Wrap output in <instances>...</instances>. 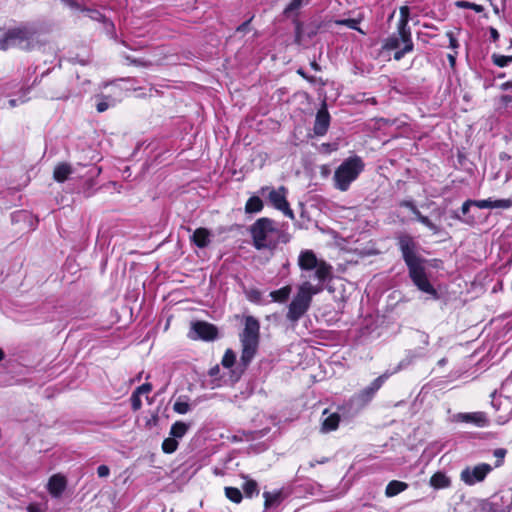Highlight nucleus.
Returning <instances> with one entry per match:
<instances>
[{"instance_id":"nucleus-6","label":"nucleus","mask_w":512,"mask_h":512,"mask_svg":"<svg viewBox=\"0 0 512 512\" xmlns=\"http://www.w3.org/2000/svg\"><path fill=\"white\" fill-rule=\"evenodd\" d=\"M363 170L364 162L359 156L345 159L334 172L335 188L343 192L347 191Z\"/></svg>"},{"instance_id":"nucleus-16","label":"nucleus","mask_w":512,"mask_h":512,"mask_svg":"<svg viewBox=\"0 0 512 512\" xmlns=\"http://www.w3.org/2000/svg\"><path fill=\"white\" fill-rule=\"evenodd\" d=\"M66 488V479L64 476L53 475L48 482V491L54 497H59Z\"/></svg>"},{"instance_id":"nucleus-3","label":"nucleus","mask_w":512,"mask_h":512,"mask_svg":"<svg viewBox=\"0 0 512 512\" xmlns=\"http://www.w3.org/2000/svg\"><path fill=\"white\" fill-rule=\"evenodd\" d=\"M253 246L257 250L274 251L280 243L290 241V235L274 220L263 217L250 226Z\"/></svg>"},{"instance_id":"nucleus-37","label":"nucleus","mask_w":512,"mask_h":512,"mask_svg":"<svg viewBox=\"0 0 512 512\" xmlns=\"http://www.w3.org/2000/svg\"><path fill=\"white\" fill-rule=\"evenodd\" d=\"M510 207H512L511 199H498V200L492 199V209H495V208L508 209Z\"/></svg>"},{"instance_id":"nucleus-53","label":"nucleus","mask_w":512,"mask_h":512,"mask_svg":"<svg viewBox=\"0 0 512 512\" xmlns=\"http://www.w3.org/2000/svg\"><path fill=\"white\" fill-rule=\"evenodd\" d=\"M67 5H69L70 7L74 8V7H78V5L72 1V0H63Z\"/></svg>"},{"instance_id":"nucleus-12","label":"nucleus","mask_w":512,"mask_h":512,"mask_svg":"<svg viewBox=\"0 0 512 512\" xmlns=\"http://www.w3.org/2000/svg\"><path fill=\"white\" fill-rule=\"evenodd\" d=\"M329 126L330 114L327 110L326 104L324 103L316 114L313 127L314 134L317 136H324L327 133Z\"/></svg>"},{"instance_id":"nucleus-57","label":"nucleus","mask_w":512,"mask_h":512,"mask_svg":"<svg viewBox=\"0 0 512 512\" xmlns=\"http://www.w3.org/2000/svg\"><path fill=\"white\" fill-rule=\"evenodd\" d=\"M448 58H449V62L451 64V66H454L455 65V57L453 55H449Z\"/></svg>"},{"instance_id":"nucleus-29","label":"nucleus","mask_w":512,"mask_h":512,"mask_svg":"<svg viewBox=\"0 0 512 512\" xmlns=\"http://www.w3.org/2000/svg\"><path fill=\"white\" fill-rule=\"evenodd\" d=\"M225 495L229 500H231L234 503H240L243 498L241 491L235 487H226Z\"/></svg>"},{"instance_id":"nucleus-21","label":"nucleus","mask_w":512,"mask_h":512,"mask_svg":"<svg viewBox=\"0 0 512 512\" xmlns=\"http://www.w3.org/2000/svg\"><path fill=\"white\" fill-rule=\"evenodd\" d=\"M450 484L451 481L449 477H447L446 474L442 472H437L430 478V485L435 489L447 488L450 486Z\"/></svg>"},{"instance_id":"nucleus-48","label":"nucleus","mask_w":512,"mask_h":512,"mask_svg":"<svg viewBox=\"0 0 512 512\" xmlns=\"http://www.w3.org/2000/svg\"><path fill=\"white\" fill-rule=\"evenodd\" d=\"M25 101H26V99H24V98H21L20 100H17V99H10V100H9V106H10L11 108H13V107H16V106L18 105V102H20V103H24Z\"/></svg>"},{"instance_id":"nucleus-38","label":"nucleus","mask_w":512,"mask_h":512,"mask_svg":"<svg viewBox=\"0 0 512 512\" xmlns=\"http://www.w3.org/2000/svg\"><path fill=\"white\" fill-rule=\"evenodd\" d=\"M247 299L253 303H260L262 300V292L258 289H251L246 293Z\"/></svg>"},{"instance_id":"nucleus-40","label":"nucleus","mask_w":512,"mask_h":512,"mask_svg":"<svg viewBox=\"0 0 512 512\" xmlns=\"http://www.w3.org/2000/svg\"><path fill=\"white\" fill-rule=\"evenodd\" d=\"M83 12L86 14L87 17H89L92 20L102 21L104 19V16L97 10L84 9Z\"/></svg>"},{"instance_id":"nucleus-1","label":"nucleus","mask_w":512,"mask_h":512,"mask_svg":"<svg viewBox=\"0 0 512 512\" xmlns=\"http://www.w3.org/2000/svg\"><path fill=\"white\" fill-rule=\"evenodd\" d=\"M301 282L288 305L286 318L298 322L310 309L313 297L324 290V284L333 278V267L319 260L312 250H303L298 256Z\"/></svg>"},{"instance_id":"nucleus-44","label":"nucleus","mask_w":512,"mask_h":512,"mask_svg":"<svg viewBox=\"0 0 512 512\" xmlns=\"http://www.w3.org/2000/svg\"><path fill=\"white\" fill-rule=\"evenodd\" d=\"M471 206H474V200L465 201L461 207L462 214L466 215L469 212Z\"/></svg>"},{"instance_id":"nucleus-31","label":"nucleus","mask_w":512,"mask_h":512,"mask_svg":"<svg viewBox=\"0 0 512 512\" xmlns=\"http://www.w3.org/2000/svg\"><path fill=\"white\" fill-rule=\"evenodd\" d=\"M492 60H493V63L495 65H497L498 67H506L510 63H512V56L493 54Z\"/></svg>"},{"instance_id":"nucleus-59","label":"nucleus","mask_w":512,"mask_h":512,"mask_svg":"<svg viewBox=\"0 0 512 512\" xmlns=\"http://www.w3.org/2000/svg\"><path fill=\"white\" fill-rule=\"evenodd\" d=\"M325 462H326V459H325V458H324V459H322L321 461H317V463H319V464H323V463H325Z\"/></svg>"},{"instance_id":"nucleus-52","label":"nucleus","mask_w":512,"mask_h":512,"mask_svg":"<svg viewBox=\"0 0 512 512\" xmlns=\"http://www.w3.org/2000/svg\"><path fill=\"white\" fill-rule=\"evenodd\" d=\"M248 25H249V21L247 22H244L243 24H241L238 28H237V31H246V29L248 28Z\"/></svg>"},{"instance_id":"nucleus-10","label":"nucleus","mask_w":512,"mask_h":512,"mask_svg":"<svg viewBox=\"0 0 512 512\" xmlns=\"http://www.w3.org/2000/svg\"><path fill=\"white\" fill-rule=\"evenodd\" d=\"M266 190L269 191L268 198L271 204L278 210L282 211L283 214L291 219L294 218V213L289 207V203L286 200V189L280 187L278 189L263 188L262 193Z\"/></svg>"},{"instance_id":"nucleus-35","label":"nucleus","mask_w":512,"mask_h":512,"mask_svg":"<svg viewBox=\"0 0 512 512\" xmlns=\"http://www.w3.org/2000/svg\"><path fill=\"white\" fill-rule=\"evenodd\" d=\"M173 410L178 414H186L190 411V405L185 401L177 400L173 405Z\"/></svg>"},{"instance_id":"nucleus-56","label":"nucleus","mask_w":512,"mask_h":512,"mask_svg":"<svg viewBox=\"0 0 512 512\" xmlns=\"http://www.w3.org/2000/svg\"><path fill=\"white\" fill-rule=\"evenodd\" d=\"M511 87H512V83L511 82H506V83L502 84V89H504V90L509 89Z\"/></svg>"},{"instance_id":"nucleus-26","label":"nucleus","mask_w":512,"mask_h":512,"mask_svg":"<svg viewBox=\"0 0 512 512\" xmlns=\"http://www.w3.org/2000/svg\"><path fill=\"white\" fill-rule=\"evenodd\" d=\"M117 101L110 96H101L96 109L99 113L106 111L109 107L115 106Z\"/></svg>"},{"instance_id":"nucleus-42","label":"nucleus","mask_w":512,"mask_h":512,"mask_svg":"<svg viewBox=\"0 0 512 512\" xmlns=\"http://www.w3.org/2000/svg\"><path fill=\"white\" fill-rule=\"evenodd\" d=\"M493 454L498 459V461L496 463V467H499L502 464V461L506 455V450L503 448H498V449L494 450Z\"/></svg>"},{"instance_id":"nucleus-54","label":"nucleus","mask_w":512,"mask_h":512,"mask_svg":"<svg viewBox=\"0 0 512 512\" xmlns=\"http://www.w3.org/2000/svg\"><path fill=\"white\" fill-rule=\"evenodd\" d=\"M502 101L505 102V103H509V102H512V96L510 95H504L502 97Z\"/></svg>"},{"instance_id":"nucleus-17","label":"nucleus","mask_w":512,"mask_h":512,"mask_svg":"<svg viewBox=\"0 0 512 512\" xmlns=\"http://www.w3.org/2000/svg\"><path fill=\"white\" fill-rule=\"evenodd\" d=\"M192 241L199 248H205L210 243V232L206 228H198L192 235Z\"/></svg>"},{"instance_id":"nucleus-34","label":"nucleus","mask_w":512,"mask_h":512,"mask_svg":"<svg viewBox=\"0 0 512 512\" xmlns=\"http://www.w3.org/2000/svg\"><path fill=\"white\" fill-rule=\"evenodd\" d=\"M418 221L426 226L429 230H431L434 234L439 233L440 228L436 224H434L427 216L419 215Z\"/></svg>"},{"instance_id":"nucleus-32","label":"nucleus","mask_w":512,"mask_h":512,"mask_svg":"<svg viewBox=\"0 0 512 512\" xmlns=\"http://www.w3.org/2000/svg\"><path fill=\"white\" fill-rule=\"evenodd\" d=\"M336 23L339 24V25L347 26L350 29L357 30V31H359L362 34H365V32L362 31L358 27L359 20H357V19H353V18L342 19V20H337Z\"/></svg>"},{"instance_id":"nucleus-50","label":"nucleus","mask_w":512,"mask_h":512,"mask_svg":"<svg viewBox=\"0 0 512 512\" xmlns=\"http://www.w3.org/2000/svg\"><path fill=\"white\" fill-rule=\"evenodd\" d=\"M491 38L496 41L499 38V33L495 28L490 29Z\"/></svg>"},{"instance_id":"nucleus-33","label":"nucleus","mask_w":512,"mask_h":512,"mask_svg":"<svg viewBox=\"0 0 512 512\" xmlns=\"http://www.w3.org/2000/svg\"><path fill=\"white\" fill-rule=\"evenodd\" d=\"M235 360H236L235 353L231 349H228V350H226V352L222 358V365L226 368H230L234 365Z\"/></svg>"},{"instance_id":"nucleus-39","label":"nucleus","mask_w":512,"mask_h":512,"mask_svg":"<svg viewBox=\"0 0 512 512\" xmlns=\"http://www.w3.org/2000/svg\"><path fill=\"white\" fill-rule=\"evenodd\" d=\"M100 172V169H96L95 167H91L87 173L85 174L86 177V183L88 187H92L94 185L93 178L98 175Z\"/></svg>"},{"instance_id":"nucleus-45","label":"nucleus","mask_w":512,"mask_h":512,"mask_svg":"<svg viewBox=\"0 0 512 512\" xmlns=\"http://www.w3.org/2000/svg\"><path fill=\"white\" fill-rule=\"evenodd\" d=\"M400 206L406 207L411 210V212L416 208L415 204L411 200H403L400 202Z\"/></svg>"},{"instance_id":"nucleus-13","label":"nucleus","mask_w":512,"mask_h":512,"mask_svg":"<svg viewBox=\"0 0 512 512\" xmlns=\"http://www.w3.org/2000/svg\"><path fill=\"white\" fill-rule=\"evenodd\" d=\"M406 37H407V39H411L410 29H404V31L397 29V33L392 34L385 40V42L383 44V49L384 50H396V49H399L402 44H403V46H405L406 45Z\"/></svg>"},{"instance_id":"nucleus-27","label":"nucleus","mask_w":512,"mask_h":512,"mask_svg":"<svg viewBox=\"0 0 512 512\" xmlns=\"http://www.w3.org/2000/svg\"><path fill=\"white\" fill-rule=\"evenodd\" d=\"M409 14H410L409 7L402 6L400 8V19L398 21L397 29H400L403 31H404V29H410L408 26Z\"/></svg>"},{"instance_id":"nucleus-46","label":"nucleus","mask_w":512,"mask_h":512,"mask_svg":"<svg viewBox=\"0 0 512 512\" xmlns=\"http://www.w3.org/2000/svg\"><path fill=\"white\" fill-rule=\"evenodd\" d=\"M28 512H46L40 505L38 504H30L27 507Z\"/></svg>"},{"instance_id":"nucleus-58","label":"nucleus","mask_w":512,"mask_h":512,"mask_svg":"<svg viewBox=\"0 0 512 512\" xmlns=\"http://www.w3.org/2000/svg\"><path fill=\"white\" fill-rule=\"evenodd\" d=\"M4 358V352L0 349V361Z\"/></svg>"},{"instance_id":"nucleus-60","label":"nucleus","mask_w":512,"mask_h":512,"mask_svg":"<svg viewBox=\"0 0 512 512\" xmlns=\"http://www.w3.org/2000/svg\"><path fill=\"white\" fill-rule=\"evenodd\" d=\"M454 218L459 219V220L461 219V217L459 215H455Z\"/></svg>"},{"instance_id":"nucleus-43","label":"nucleus","mask_w":512,"mask_h":512,"mask_svg":"<svg viewBox=\"0 0 512 512\" xmlns=\"http://www.w3.org/2000/svg\"><path fill=\"white\" fill-rule=\"evenodd\" d=\"M97 474L99 477L103 478V477H107L109 474H110V469L108 466L106 465H100L98 468H97Z\"/></svg>"},{"instance_id":"nucleus-28","label":"nucleus","mask_w":512,"mask_h":512,"mask_svg":"<svg viewBox=\"0 0 512 512\" xmlns=\"http://www.w3.org/2000/svg\"><path fill=\"white\" fill-rule=\"evenodd\" d=\"M178 448V440L173 438L172 436L166 438L162 442V450L164 453L171 454L175 452Z\"/></svg>"},{"instance_id":"nucleus-19","label":"nucleus","mask_w":512,"mask_h":512,"mask_svg":"<svg viewBox=\"0 0 512 512\" xmlns=\"http://www.w3.org/2000/svg\"><path fill=\"white\" fill-rule=\"evenodd\" d=\"M291 291L292 287L290 285H286L278 290L271 291L270 297L273 302L283 304L286 303L287 300L289 299Z\"/></svg>"},{"instance_id":"nucleus-11","label":"nucleus","mask_w":512,"mask_h":512,"mask_svg":"<svg viewBox=\"0 0 512 512\" xmlns=\"http://www.w3.org/2000/svg\"><path fill=\"white\" fill-rule=\"evenodd\" d=\"M453 421L471 423L477 427H486L489 423L486 413L481 411L471 413H457L453 415Z\"/></svg>"},{"instance_id":"nucleus-25","label":"nucleus","mask_w":512,"mask_h":512,"mask_svg":"<svg viewBox=\"0 0 512 512\" xmlns=\"http://www.w3.org/2000/svg\"><path fill=\"white\" fill-rule=\"evenodd\" d=\"M242 489L247 497L259 494L258 484L252 479H246L242 485Z\"/></svg>"},{"instance_id":"nucleus-49","label":"nucleus","mask_w":512,"mask_h":512,"mask_svg":"<svg viewBox=\"0 0 512 512\" xmlns=\"http://www.w3.org/2000/svg\"><path fill=\"white\" fill-rule=\"evenodd\" d=\"M471 10H474L477 13H481V12L484 11V7L482 5H479V4H476V3H472Z\"/></svg>"},{"instance_id":"nucleus-24","label":"nucleus","mask_w":512,"mask_h":512,"mask_svg":"<svg viewBox=\"0 0 512 512\" xmlns=\"http://www.w3.org/2000/svg\"><path fill=\"white\" fill-rule=\"evenodd\" d=\"M263 209V202L257 196L250 197L245 205L246 213H258Z\"/></svg>"},{"instance_id":"nucleus-9","label":"nucleus","mask_w":512,"mask_h":512,"mask_svg":"<svg viewBox=\"0 0 512 512\" xmlns=\"http://www.w3.org/2000/svg\"><path fill=\"white\" fill-rule=\"evenodd\" d=\"M189 337L193 340L213 341L218 337V329L211 323L198 321L192 323Z\"/></svg>"},{"instance_id":"nucleus-47","label":"nucleus","mask_w":512,"mask_h":512,"mask_svg":"<svg viewBox=\"0 0 512 512\" xmlns=\"http://www.w3.org/2000/svg\"><path fill=\"white\" fill-rule=\"evenodd\" d=\"M455 5L458 7V8H463V9H471V5L472 3L471 2H468V1H457L455 3Z\"/></svg>"},{"instance_id":"nucleus-8","label":"nucleus","mask_w":512,"mask_h":512,"mask_svg":"<svg viewBox=\"0 0 512 512\" xmlns=\"http://www.w3.org/2000/svg\"><path fill=\"white\" fill-rule=\"evenodd\" d=\"M492 467L489 464L481 463L474 467H466L460 474L461 480L469 486L482 482L491 472Z\"/></svg>"},{"instance_id":"nucleus-5","label":"nucleus","mask_w":512,"mask_h":512,"mask_svg":"<svg viewBox=\"0 0 512 512\" xmlns=\"http://www.w3.org/2000/svg\"><path fill=\"white\" fill-rule=\"evenodd\" d=\"M37 31L30 26H21L9 29L0 37V49L19 48L22 50H31L38 44Z\"/></svg>"},{"instance_id":"nucleus-2","label":"nucleus","mask_w":512,"mask_h":512,"mask_svg":"<svg viewBox=\"0 0 512 512\" xmlns=\"http://www.w3.org/2000/svg\"><path fill=\"white\" fill-rule=\"evenodd\" d=\"M396 239L402 258L408 268L409 277L414 285L420 291L436 297L437 292L426 275V259L418 254V243L411 235L405 233L398 235Z\"/></svg>"},{"instance_id":"nucleus-14","label":"nucleus","mask_w":512,"mask_h":512,"mask_svg":"<svg viewBox=\"0 0 512 512\" xmlns=\"http://www.w3.org/2000/svg\"><path fill=\"white\" fill-rule=\"evenodd\" d=\"M151 391L152 385L150 383H144L133 391L130 401L134 411H138L142 407L141 395H148Z\"/></svg>"},{"instance_id":"nucleus-36","label":"nucleus","mask_w":512,"mask_h":512,"mask_svg":"<svg viewBox=\"0 0 512 512\" xmlns=\"http://www.w3.org/2000/svg\"><path fill=\"white\" fill-rule=\"evenodd\" d=\"M302 6V0H291L289 5L284 9V14L290 17L293 12L298 10Z\"/></svg>"},{"instance_id":"nucleus-7","label":"nucleus","mask_w":512,"mask_h":512,"mask_svg":"<svg viewBox=\"0 0 512 512\" xmlns=\"http://www.w3.org/2000/svg\"><path fill=\"white\" fill-rule=\"evenodd\" d=\"M406 367V364L404 361H401L398 366L391 372L386 371L382 375H380L378 378H376L369 386L365 387L358 393H356L352 400L359 406L363 407L367 405L375 396L377 391L382 387L384 382L394 373H397L401 369Z\"/></svg>"},{"instance_id":"nucleus-30","label":"nucleus","mask_w":512,"mask_h":512,"mask_svg":"<svg viewBox=\"0 0 512 512\" xmlns=\"http://www.w3.org/2000/svg\"><path fill=\"white\" fill-rule=\"evenodd\" d=\"M413 42L412 39L406 38V45L403 46V48L396 49V52L394 53V59L399 61L401 60L406 53H409L413 50Z\"/></svg>"},{"instance_id":"nucleus-20","label":"nucleus","mask_w":512,"mask_h":512,"mask_svg":"<svg viewBox=\"0 0 512 512\" xmlns=\"http://www.w3.org/2000/svg\"><path fill=\"white\" fill-rule=\"evenodd\" d=\"M408 488V484L402 481L393 480L388 483L385 489V495L387 497H394L399 493L405 491Z\"/></svg>"},{"instance_id":"nucleus-23","label":"nucleus","mask_w":512,"mask_h":512,"mask_svg":"<svg viewBox=\"0 0 512 512\" xmlns=\"http://www.w3.org/2000/svg\"><path fill=\"white\" fill-rule=\"evenodd\" d=\"M264 506L266 509L277 506L280 504L282 500V495L280 491L276 492H264Z\"/></svg>"},{"instance_id":"nucleus-18","label":"nucleus","mask_w":512,"mask_h":512,"mask_svg":"<svg viewBox=\"0 0 512 512\" xmlns=\"http://www.w3.org/2000/svg\"><path fill=\"white\" fill-rule=\"evenodd\" d=\"M190 428H191L190 423H186L183 421H176L175 423L172 424V426L170 428L169 435L172 436L173 438H175L176 440L182 439L186 435V433L189 431Z\"/></svg>"},{"instance_id":"nucleus-15","label":"nucleus","mask_w":512,"mask_h":512,"mask_svg":"<svg viewBox=\"0 0 512 512\" xmlns=\"http://www.w3.org/2000/svg\"><path fill=\"white\" fill-rule=\"evenodd\" d=\"M74 173H76V168L72 167L69 163L62 162L55 166L53 178L55 181L63 183Z\"/></svg>"},{"instance_id":"nucleus-4","label":"nucleus","mask_w":512,"mask_h":512,"mask_svg":"<svg viewBox=\"0 0 512 512\" xmlns=\"http://www.w3.org/2000/svg\"><path fill=\"white\" fill-rule=\"evenodd\" d=\"M242 347L241 363L247 367L255 357L260 340V323L253 316H246L244 322V329L239 335Z\"/></svg>"},{"instance_id":"nucleus-51","label":"nucleus","mask_w":512,"mask_h":512,"mask_svg":"<svg viewBox=\"0 0 512 512\" xmlns=\"http://www.w3.org/2000/svg\"><path fill=\"white\" fill-rule=\"evenodd\" d=\"M450 38V47L456 48L458 46L457 40L453 37L451 33L448 34Z\"/></svg>"},{"instance_id":"nucleus-41","label":"nucleus","mask_w":512,"mask_h":512,"mask_svg":"<svg viewBox=\"0 0 512 512\" xmlns=\"http://www.w3.org/2000/svg\"><path fill=\"white\" fill-rule=\"evenodd\" d=\"M474 206L479 209H492V199L474 200Z\"/></svg>"},{"instance_id":"nucleus-22","label":"nucleus","mask_w":512,"mask_h":512,"mask_svg":"<svg viewBox=\"0 0 512 512\" xmlns=\"http://www.w3.org/2000/svg\"><path fill=\"white\" fill-rule=\"evenodd\" d=\"M340 416L337 413H331L322 420V431L330 432L337 429Z\"/></svg>"},{"instance_id":"nucleus-55","label":"nucleus","mask_w":512,"mask_h":512,"mask_svg":"<svg viewBox=\"0 0 512 512\" xmlns=\"http://www.w3.org/2000/svg\"><path fill=\"white\" fill-rule=\"evenodd\" d=\"M412 213L415 215L417 221L419 219V215H422L417 207L412 211Z\"/></svg>"}]
</instances>
